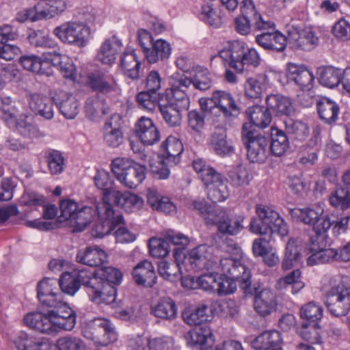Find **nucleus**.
<instances>
[{"label": "nucleus", "instance_id": "60", "mask_svg": "<svg viewBox=\"0 0 350 350\" xmlns=\"http://www.w3.org/2000/svg\"><path fill=\"white\" fill-rule=\"evenodd\" d=\"M85 111L88 118L94 120L100 116L107 113L108 108L105 106L104 100L97 97H92L87 99Z\"/></svg>", "mask_w": 350, "mask_h": 350}, {"label": "nucleus", "instance_id": "36", "mask_svg": "<svg viewBox=\"0 0 350 350\" xmlns=\"http://www.w3.org/2000/svg\"><path fill=\"white\" fill-rule=\"evenodd\" d=\"M111 200L127 212L139 210L144 204V200L141 197L131 192L113 191Z\"/></svg>", "mask_w": 350, "mask_h": 350}, {"label": "nucleus", "instance_id": "33", "mask_svg": "<svg viewBox=\"0 0 350 350\" xmlns=\"http://www.w3.org/2000/svg\"><path fill=\"white\" fill-rule=\"evenodd\" d=\"M256 41L265 50L280 52L286 48L287 38L278 31H267L258 35Z\"/></svg>", "mask_w": 350, "mask_h": 350}, {"label": "nucleus", "instance_id": "3", "mask_svg": "<svg viewBox=\"0 0 350 350\" xmlns=\"http://www.w3.org/2000/svg\"><path fill=\"white\" fill-rule=\"evenodd\" d=\"M68 3L69 0H40L33 7L18 12L16 18L20 22L52 18L62 14Z\"/></svg>", "mask_w": 350, "mask_h": 350}, {"label": "nucleus", "instance_id": "29", "mask_svg": "<svg viewBox=\"0 0 350 350\" xmlns=\"http://www.w3.org/2000/svg\"><path fill=\"white\" fill-rule=\"evenodd\" d=\"M147 202L154 211L169 215L176 213V206L174 202L168 197L162 196L154 187L147 189Z\"/></svg>", "mask_w": 350, "mask_h": 350}, {"label": "nucleus", "instance_id": "13", "mask_svg": "<svg viewBox=\"0 0 350 350\" xmlns=\"http://www.w3.org/2000/svg\"><path fill=\"white\" fill-rule=\"evenodd\" d=\"M327 233L318 236L315 239H312L310 251L311 255L307 258V264L314 266L319 264L329 262L333 260H338V250L332 248H325Z\"/></svg>", "mask_w": 350, "mask_h": 350}, {"label": "nucleus", "instance_id": "10", "mask_svg": "<svg viewBox=\"0 0 350 350\" xmlns=\"http://www.w3.org/2000/svg\"><path fill=\"white\" fill-rule=\"evenodd\" d=\"M206 218L209 225H215L218 231L223 234L237 235L244 228L242 216L230 214L220 207Z\"/></svg>", "mask_w": 350, "mask_h": 350}, {"label": "nucleus", "instance_id": "41", "mask_svg": "<svg viewBox=\"0 0 350 350\" xmlns=\"http://www.w3.org/2000/svg\"><path fill=\"white\" fill-rule=\"evenodd\" d=\"M317 107L319 118L324 122L332 124L336 120L339 113V107L334 101L323 97L318 100Z\"/></svg>", "mask_w": 350, "mask_h": 350}, {"label": "nucleus", "instance_id": "47", "mask_svg": "<svg viewBox=\"0 0 350 350\" xmlns=\"http://www.w3.org/2000/svg\"><path fill=\"white\" fill-rule=\"evenodd\" d=\"M146 175V168L144 165L133 163L132 167L127 171L119 182L127 188L135 189L144 181Z\"/></svg>", "mask_w": 350, "mask_h": 350}, {"label": "nucleus", "instance_id": "56", "mask_svg": "<svg viewBox=\"0 0 350 350\" xmlns=\"http://www.w3.org/2000/svg\"><path fill=\"white\" fill-rule=\"evenodd\" d=\"M208 308L205 304L198 306L195 310H185L183 314L184 321L189 325H198L208 320Z\"/></svg>", "mask_w": 350, "mask_h": 350}, {"label": "nucleus", "instance_id": "53", "mask_svg": "<svg viewBox=\"0 0 350 350\" xmlns=\"http://www.w3.org/2000/svg\"><path fill=\"white\" fill-rule=\"evenodd\" d=\"M159 109L165 122L171 127L180 125L182 122L181 111L185 110L167 103L159 104Z\"/></svg>", "mask_w": 350, "mask_h": 350}, {"label": "nucleus", "instance_id": "6", "mask_svg": "<svg viewBox=\"0 0 350 350\" xmlns=\"http://www.w3.org/2000/svg\"><path fill=\"white\" fill-rule=\"evenodd\" d=\"M53 34L63 43L84 47L90 36V28L83 22L70 21L56 27Z\"/></svg>", "mask_w": 350, "mask_h": 350}, {"label": "nucleus", "instance_id": "48", "mask_svg": "<svg viewBox=\"0 0 350 350\" xmlns=\"http://www.w3.org/2000/svg\"><path fill=\"white\" fill-rule=\"evenodd\" d=\"M49 62L45 61L44 53L41 57L36 55H25L19 59V63L24 69L40 75H50V72L44 68L45 66L49 65Z\"/></svg>", "mask_w": 350, "mask_h": 350}, {"label": "nucleus", "instance_id": "24", "mask_svg": "<svg viewBox=\"0 0 350 350\" xmlns=\"http://www.w3.org/2000/svg\"><path fill=\"white\" fill-rule=\"evenodd\" d=\"M275 294L269 288L256 292L254 296V309L260 315L265 317L275 310L277 306Z\"/></svg>", "mask_w": 350, "mask_h": 350}, {"label": "nucleus", "instance_id": "11", "mask_svg": "<svg viewBox=\"0 0 350 350\" xmlns=\"http://www.w3.org/2000/svg\"><path fill=\"white\" fill-rule=\"evenodd\" d=\"M323 209L320 207L294 208L291 210L293 217H297L305 224L313 226L317 237L325 234L333 223L328 215L321 216Z\"/></svg>", "mask_w": 350, "mask_h": 350}, {"label": "nucleus", "instance_id": "1", "mask_svg": "<svg viewBox=\"0 0 350 350\" xmlns=\"http://www.w3.org/2000/svg\"><path fill=\"white\" fill-rule=\"evenodd\" d=\"M327 310L335 317L347 315L350 311V280L339 275H325L322 279Z\"/></svg>", "mask_w": 350, "mask_h": 350}, {"label": "nucleus", "instance_id": "25", "mask_svg": "<svg viewBox=\"0 0 350 350\" xmlns=\"http://www.w3.org/2000/svg\"><path fill=\"white\" fill-rule=\"evenodd\" d=\"M116 288L114 286L100 280L93 288H90L88 293L90 299L97 304L113 303L116 299Z\"/></svg>", "mask_w": 350, "mask_h": 350}, {"label": "nucleus", "instance_id": "52", "mask_svg": "<svg viewBox=\"0 0 350 350\" xmlns=\"http://www.w3.org/2000/svg\"><path fill=\"white\" fill-rule=\"evenodd\" d=\"M319 82L321 85L329 88L337 86L342 79V71L333 66H325L319 68Z\"/></svg>", "mask_w": 350, "mask_h": 350}, {"label": "nucleus", "instance_id": "35", "mask_svg": "<svg viewBox=\"0 0 350 350\" xmlns=\"http://www.w3.org/2000/svg\"><path fill=\"white\" fill-rule=\"evenodd\" d=\"M114 117L111 118L104 124L103 137L105 144L111 148H117L124 142L123 132L120 124L114 121Z\"/></svg>", "mask_w": 350, "mask_h": 350}, {"label": "nucleus", "instance_id": "54", "mask_svg": "<svg viewBox=\"0 0 350 350\" xmlns=\"http://www.w3.org/2000/svg\"><path fill=\"white\" fill-rule=\"evenodd\" d=\"M44 158L51 175H59L64 171L66 159L60 151L53 149L49 150L46 152Z\"/></svg>", "mask_w": 350, "mask_h": 350}, {"label": "nucleus", "instance_id": "40", "mask_svg": "<svg viewBox=\"0 0 350 350\" xmlns=\"http://www.w3.org/2000/svg\"><path fill=\"white\" fill-rule=\"evenodd\" d=\"M266 103L268 110L278 116L290 115L294 107L291 100L282 95H269L267 97Z\"/></svg>", "mask_w": 350, "mask_h": 350}, {"label": "nucleus", "instance_id": "14", "mask_svg": "<svg viewBox=\"0 0 350 350\" xmlns=\"http://www.w3.org/2000/svg\"><path fill=\"white\" fill-rule=\"evenodd\" d=\"M219 265L223 274L237 281L242 288L250 286V271L240 260L224 258H221Z\"/></svg>", "mask_w": 350, "mask_h": 350}, {"label": "nucleus", "instance_id": "51", "mask_svg": "<svg viewBox=\"0 0 350 350\" xmlns=\"http://www.w3.org/2000/svg\"><path fill=\"white\" fill-rule=\"evenodd\" d=\"M247 116L250 118V124L253 129H255V126L265 128L267 127L271 121V116L269 110L264 109L260 106H253L247 109L246 111Z\"/></svg>", "mask_w": 350, "mask_h": 350}, {"label": "nucleus", "instance_id": "39", "mask_svg": "<svg viewBox=\"0 0 350 350\" xmlns=\"http://www.w3.org/2000/svg\"><path fill=\"white\" fill-rule=\"evenodd\" d=\"M120 66L123 73L130 79L139 77L141 64L137 59L135 50H126L120 57Z\"/></svg>", "mask_w": 350, "mask_h": 350}, {"label": "nucleus", "instance_id": "44", "mask_svg": "<svg viewBox=\"0 0 350 350\" xmlns=\"http://www.w3.org/2000/svg\"><path fill=\"white\" fill-rule=\"evenodd\" d=\"M152 312L157 318L164 320H173L177 316L178 308L175 301L170 297L160 299L152 307Z\"/></svg>", "mask_w": 350, "mask_h": 350}, {"label": "nucleus", "instance_id": "64", "mask_svg": "<svg viewBox=\"0 0 350 350\" xmlns=\"http://www.w3.org/2000/svg\"><path fill=\"white\" fill-rule=\"evenodd\" d=\"M207 189L208 198L213 202H223L230 196L228 187L223 178L208 187Z\"/></svg>", "mask_w": 350, "mask_h": 350}, {"label": "nucleus", "instance_id": "61", "mask_svg": "<svg viewBox=\"0 0 350 350\" xmlns=\"http://www.w3.org/2000/svg\"><path fill=\"white\" fill-rule=\"evenodd\" d=\"M330 204L342 210L350 208V191L346 187H340L332 191L329 198Z\"/></svg>", "mask_w": 350, "mask_h": 350}, {"label": "nucleus", "instance_id": "30", "mask_svg": "<svg viewBox=\"0 0 350 350\" xmlns=\"http://www.w3.org/2000/svg\"><path fill=\"white\" fill-rule=\"evenodd\" d=\"M44 57L45 61L50 62L49 65L59 68L64 77L73 81L75 80L76 69L75 65L67 56L54 51L44 53Z\"/></svg>", "mask_w": 350, "mask_h": 350}, {"label": "nucleus", "instance_id": "58", "mask_svg": "<svg viewBox=\"0 0 350 350\" xmlns=\"http://www.w3.org/2000/svg\"><path fill=\"white\" fill-rule=\"evenodd\" d=\"M285 126L288 135L297 141L303 142L308 136L309 128L301 121L288 119L285 121Z\"/></svg>", "mask_w": 350, "mask_h": 350}, {"label": "nucleus", "instance_id": "23", "mask_svg": "<svg viewBox=\"0 0 350 350\" xmlns=\"http://www.w3.org/2000/svg\"><path fill=\"white\" fill-rule=\"evenodd\" d=\"M55 284V280L51 279H44L38 283L37 296L42 305L50 307L63 298L62 293L58 291Z\"/></svg>", "mask_w": 350, "mask_h": 350}, {"label": "nucleus", "instance_id": "37", "mask_svg": "<svg viewBox=\"0 0 350 350\" xmlns=\"http://www.w3.org/2000/svg\"><path fill=\"white\" fill-rule=\"evenodd\" d=\"M53 98L65 118L73 119L76 117L79 112V103L75 96L62 91Z\"/></svg>", "mask_w": 350, "mask_h": 350}, {"label": "nucleus", "instance_id": "2", "mask_svg": "<svg viewBox=\"0 0 350 350\" xmlns=\"http://www.w3.org/2000/svg\"><path fill=\"white\" fill-rule=\"evenodd\" d=\"M256 213L260 219L251 221L250 230L259 234L277 233L284 237L288 233V228L284 219L272 207L265 204H258Z\"/></svg>", "mask_w": 350, "mask_h": 350}, {"label": "nucleus", "instance_id": "26", "mask_svg": "<svg viewBox=\"0 0 350 350\" xmlns=\"http://www.w3.org/2000/svg\"><path fill=\"white\" fill-rule=\"evenodd\" d=\"M122 43L116 36L106 39L97 53V59L103 64L112 65L118 53L122 49Z\"/></svg>", "mask_w": 350, "mask_h": 350}, {"label": "nucleus", "instance_id": "16", "mask_svg": "<svg viewBox=\"0 0 350 350\" xmlns=\"http://www.w3.org/2000/svg\"><path fill=\"white\" fill-rule=\"evenodd\" d=\"M245 43L238 40L229 42L228 46L219 52V57L224 65L243 72L242 62L244 55Z\"/></svg>", "mask_w": 350, "mask_h": 350}, {"label": "nucleus", "instance_id": "9", "mask_svg": "<svg viewBox=\"0 0 350 350\" xmlns=\"http://www.w3.org/2000/svg\"><path fill=\"white\" fill-rule=\"evenodd\" d=\"M191 79L187 76L177 75L172 77L170 88L166 90V103L179 108L188 109L189 94L191 90Z\"/></svg>", "mask_w": 350, "mask_h": 350}, {"label": "nucleus", "instance_id": "21", "mask_svg": "<svg viewBox=\"0 0 350 350\" xmlns=\"http://www.w3.org/2000/svg\"><path fill=\"white\" fill-rule=\"evenodd\" d=\"M288 40L293 47L304 51L313 49L319 42V38L315 33L309 29L290 31Z\"/></svg>", "mask_w": 350, "mask_h": 350}, {"label": "nucleus", "instance_id": "43", "mask_svg": "<svg viewBox=\"0 0 350 350\" xmlns=\"http://www.w3.org/2000/svg\"><path fill=\"white\" fill-rule=\"evenodd\" d=\"M301 248L297 241L290 239L286 243L284 256L282 263L283 270H289L297 267L301 262Z\"/></svg>", "mask_w": 350, "mask_h": 350}, {"label": "nucleus", "instance_id": "7", "mask_svg": "<svg viewBox=\"0 0 350 350\" xmlns=\"http://www.w3.org/2000/svg\"><path fill=\"white\" fill-rule=\"evenodd\" d=\"M82 334L100 346H106L117 340L115 327L106 319L96 318L89 321L83 327Z\"/></svg>", "mask_w": 350, "mask_h": 350}, {"label": "nucleus", "instance_id": "15", "mask_svg": "<svg viewBox=\"0 0 350 350\" xmlns=\"http://www.w3.org/2000/svg\"><path fill=\"white\" fill-rule=\"evenodd\" d=\"M185 260L195 270L213 269L217 264L212 255V248L207 245H200L192 249L185 256Z\"/></svg>", "mask_w": 350, "mask_h": 350}, {"label": "nucleus", "instance_id": "5", "mask_svg": "<svg viewBox=\"0 0 350 350\" xmlns=\"http://www.w3.org/2000/svg\"><path fill=\"white\" fill-rule=\"evenodd\" d=\"M242 139L247 148V156L252 163H262L267 157L268 139L254 129L250 124H244Z\"/></svg>", "mask_w": 350, "mask_h": 350}, {"label": "nucleus", "instance_id": "28", "mask_svg": "<svg viewBox=\"0 0 350 350\" xmlns=\"http://www.w3.org/2000/svg\"><path fill=\"white\" fill-rule=\"evenodd\" d=\"M212 100L225 116H230L239 113V107L232 95L226 91L217 90L212 94Z\"/></svg>", "mask_w": 350, "mask_h": 350}, {"label": "nucleus", "instance_id": "50", "mask_svg": "<svg viewBox=\"0 0 350 350\" xmlns=\"http://www.w3.org/2000/svg\"><path fill=\"white\" fill-rule=\"evenodd\" d=\"M96 187L103 191V200L99 202L110 203L113 191L118 190L112 188L113 180L109 173L105 170H98L94 178Z\"/></svg>", "mask_w": 350, "mask_h": 350}, {"label": "nucleus", "instance_id": "62", "mask_svg": "<svg viewBox=\"0 0 350 350\" xmlns=\"http://www.w3.org/2000/svg\"><path fill=\"white\" fill-rule=\"evenodd\" d=\"M199 16L200 20L210 26L218 28L221 25V18L211 3H206L202 5Z\"/></svg>", "mask_w": 350, "mask_h": 350}, {"label": "nucleus", "instance_id": "46", "mask_svg": "<svg viewBox=\"0 0 350 350\" xmlns=\"http://www.w3.org/2000/svg\"><path fill=\"white\" fill-rule=\"evenodd\" d=\"M172 53L170 44L163 39L156 40L147 53L145 57L150 64H154L159 60H165L170 57Z\"/></svg>", "mask_w": 350, "mask_h": 350}, {"label": "nucleus", "instance_id": "27", "mask_svg": "<svg viewBox=\"0 0 350 350\" xmlns=\"http://www.w3.org/2000/svg\"><path fill=\"white\" fill-rule=\"evenodd\" d=\"M161 150L164 163L172 166L180 162V154L183 151V146L178 139L173 136H169L162 143Z\"/></svg>", "mask_w": 350, "mask_h": 350}, {"label": "nucleus", "instance_id": "4", "mask_svg": "<svg viewBox=\"0 0 350 350\" xmlns=\"http://www.w3.org/2000/svg\"><path fill=\"white\" fill-rule=\"evenodd\" d=\"M241 15L234 19L236 31L243 36L250 33L251 25L258 30L275 29V24L269 21H264L256 9L252 0H243L241 5Z\"/></svg>", "mask_w": 350, "mask_h": 350}, {"label": "nucleus", "instance_id": "49", "mask_svg": "<svg viewBox=\"0 0 350 350\" xmlns=\"http://www.w3.org/2000/svg\"><path fill=\"white\" fill-rule=\"evenodd\" d=\"M99 203L95 202L92 206H85L79 208L73 219L71 224L75 226L77 231H82L92 221L94 217H97L96 206Z\"/></svg>", "mask_w": 350, "mask_h": 350}, {"label": "nucleus", "instance_id": "42", "mask_svg": "<svg viewBox=\"0 0 350 350\" xmlns=\"http://www.w3.org/2000/svg\"><path fill=\"white\" fill-rule=\"evenodd\" d=\"M267 83L268 77L264 73L248 78L244 85L245 95L249 98H259Z\"/></svg>", "mask_w": 350, "mask_h": 350}, {"label": "nucleus", "instance_id": "57", "mask_svg": "<svg viewBox=\"0 0 350 350\" xmlns=\"http://www.w3.org/2000/svg\"><path fill=\"white\" fill-rule=\"evenodd\" d=\"M211 146L215 152L220 156H224L233 150L231 144L226 139L224 131L219 130L213 133L211 139Z\"/></svg>", "mask_w": 350, "mask_h": 350}, {"label": "nucleus", "instance_id": "32", "mask_svg": "<svg viewBox=\"0 0 350 350\" xmlns=\"http://www.w3.org/2000/svg\"><path fill=\"white\" fill-rule=\"evenodd\" d=\"M133 278L139 285L152 287L156 283V275L152 264L144 260L139 262L133 269Z\"/></svg>", "mask_w": 350, "mask_h": 350}, {"label": "nucleus", "instance_id": "12", "mask_svg": "<svg viewBox=\"0 0 350 350\" xmlns=\"http://www.w3.org/2000/svg\"><path fill=\"white\" fill-rule=\"evenodd\" d=\"M49 308L51 322L54 331L57 329L72 330L76 324V315L73 310L62 298L54 306Z\"/></svg>", "mask_w": 350, "mask_h": 350}, {"label": "nucleus", "instance_id": "45", "mask_svg": "<svg viewBox=\"0 0 350 350\" xmlns=\"http://www.w3.org/2000/svg\"><path fill=\"white\" fill-rule=\"evenodd\" d=\"M282 342L280 333L278 331H268L258 336L252 342V346L257 350H267L280 346Z\"/></svg>", "mask_w": 350, "mask_h": 350}, {"label": "nucleus", "instance_id": "19", "mask_svg": "<svg viewBox=\"0 0 350 350\" xmlns=\"http://www.w3.org/2000/svg\"><path fill=\"white\" fill-rule=\"evenodd\" d=\"M29 107L37 116H40L46 120L53 118V104L52 100L38 93H30L27 96Z\"/></svg>", "mask_w": 350, "mask_h": 350}, {"label": "nucleus", "instance_id": "38", "mask_svg": "<svg viewBox=\"0 0 350 350\" xmlns=\"http://www.w3.org/2000/svg\"><path fill=\"white\" fill-rule=\"evenodd\" d=\"M193 167L206 189L223 178L221 174L202 159L193 161Z\"/></svg>", "mask_w": 350, "mask_h": 350}, {"label": "nucleus", "instance_id": "18", "mask_svg": "<svg viewBox=\"0 0 350 350\" xmlns=\"http://www.w3.org/2000/svg\"><path fill=\"white\" fill-rule=\"evenodd\" d=\"M286 77L303 91H308L312 88L314 79L313 74L304 65L288 64Z\"/></svg>", "mask_w": 350, "mask_h": 350}, {"label": "nucleus", "instance_id": "63", "mask_svg": "<svg viewBox=\"0 0 350 350\" xmlns=\"http://www.w3.org/2000/svg\"><path fill=\"white\" fill-rule=\"evenodd\" d=\"M59 285L63 293L70 295H74L80 288V284L74 272L62 273L59 279Z\"/></svg>", "mask_w": 350, "mask_h": 350}, {"label": "nucleus", "instance_id": "17", "mask_svg": "<svg viewBox=\"0 0 350 350\" xmlns=\"http://www.w3.org/2000/svg\"><path fill=\"white\" fill-rule=\"evenodd\" d=\"M135 133L145 146H152L161 138L159 129L151 118L142 116L135 124Z\"/></svg>", "mask_w": 350, "mask_h": 350}, {"label": "nucleus", "instance_id": "20", "mask_svg": "<svg viewBox=\"0 0 350 350\" xmlns=\"http://www.w3.org/2000/svg\"><path fill=\"white\" fill-rule=\"evenodd\" d=\"M23 322L27 327L40 333L54 332L49 311L46 314L38 311L29 312L23 317Z\"/></svg>", "mask_w": 350, "mask_h": 350}, {"label": "nucleus", "instance_id": "59", "mask_svg": "<svg viewBox=\"0 0 350 350\" xmlns=\"http://www.w3.org/2000/svg\"><path fill=\"white\" fill-rule=\"evenodd\" d=\"M228 176L231 185L236 187L247 186L251 179L247 168L241 165L232 168L228 172Z\"/></svg>", "mask_w": 350, "mask_h": 350}, {"label": "nucleus", "instance_id": "55", "mask_svg": "<svg viewBox=\"0 0 350 350\" xmlns=\"http://www.w3.org/2000/svg\"><path fill=\"white\" fill-rule=\"evenodd\" d=\"M271 137L270 150L271 153L276 157H280L284 154L289 146L286 135L282 131L272 127L271 129Z\"/></svg>", "mask_w": 350, "mask_h": 350}, {"label": "nucleus", "instance_id": "22", "mask_svg": "<svg viewBox=\"0 0 350 350\" xmlns=\"http://www.w3.org/2000/svg\"><path fill=\"white\" fill-rule=\"evenodd\" d=\"M85 85L94 91L109 93L115 91L117 84L113 78L101 71H95L88 75Z\"/></svg>", "mask_w": 350, "mask_h": 350}, {"label": "nucleus", "instance_id": "34", "mask_svg": "<svg viewBox=\"0 0 350 350\" xmlns=\"http://www.w3.org/2000/svg\"><path fill=\"white\" fill-rule=\"evenodd\" d=\"M185 338L191 346L200 345L202 347H211L215 343L212 329L207 325L196 327L188 332Z\"/></svg>", "mask_w": 350, "mask_h": 350}, {"label": "nucleus", "instance_id": "31", "mask_svg": "<svg viewBox=\"0 0 350 350\" xmlns=\"http://www.w3.org/2000/svg\"><path fill=\"white\" fill-rule=\"evenodd\" d=\"M106 252L98 246H88L81 250L76 256L77 261L79 263L90 266L97 267L106 261Z\"/></svg>", "mask_w": 350, "mask_h": 350}, {"label": "nucleus", "instance_id": "8", "mask_svg": "<svg viewBox=\"0 0 350 350\" xmlns=\"http://www.w3.org/2000/svg\"><path fill=\"white\" fill-rule=\"evenodd\" d=\"M98 222L94 225L92 234L97 238L109 234L118 225L123 223V217L116 213L111 203L99 202L96 206Z\"/></svg>", "mask_w": 350, "mask_h": 350}]
</instances>
